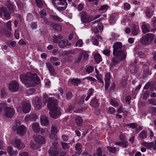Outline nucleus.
<instances>
[{"label": "nucleus", "mask_w": 156, "mask_h": 156, "mask_svg": "<svg viewBox=\"0 0 156 156\" xmlns=\"http://www.w3.org/2000/svg\"><path fill=\"white\" fill-rule=\"evenodd\" d=\"M122 47V44L121 42H117L113 44V54L114 56L112 59V65L115 66L120 61L125 59L126 52V51L121 49Z\"/></svg>", "instance_id": "obj_1"}, {"label": "nucleus", "mask_w": 156, "mask_h": 156, "mask_svg": "<svg viewBox=\"0 0 156 156\" xmlns=\"http://www.w3.org/2000/svg\"><path fill=\"white\" fill-rule=\"evenodd\" d=\"M20 77L22 82L27 87L34 86L39 84L40 81V78L35 73H28L26 74H22Z\"/></svg>", "instance_id": "obj_2"}, {"label": "nucleus", "mask_w": 156, "mask_h": 156, "mask_svg": "<svg viewBox=\"0 0 156 156\" xmlns=\"http://www.w3.org/2000/svg\"><path fill=\"white\" fill-rule=\"evenodd\" d=\"M52 4L59 11L65 10L67 5L66 0H52Z\"/></svg>", "instance_id": "obj_3"}, {"label": "nucleus", "mask_w": 156, "mask_h": 156, "mask_svg": "<svg viewBox=\"0 0 156 156\" xmlns=\"http://www.w3.org/2000/svg\"><path fill=\"white\" fill-rule=\"evenodd\" d=\"M154 38V34L148 33L142 37L140 39L141 43L144 45H149L152 41Z\"/></svg>", "instance_id": "obj_4"}, {"label": "nucleus", "mask_w": 156, "mask_h": 156, "mask_svg": "<svg viewBox=\"0 0 156 156\" xmlns=\"http://www.w3.org/2000/svg\"><path fill=\"white\" fill-rule=\"evenodd\" d=\"M80 14L81 20L83 23H89L94 20L93 16L88 15L86 12H82Z\"/></svg>", "instance_id": "obj_5"}, {"label": "nucleus", "mask_w": 156, "mask_h": 156, "mask_svg": "<svg viewBox=\"0 0 156 156\" xmlns=\"http://www.w3.org/2000/svg\"><path fill=\"white\" fill-rule=\"evenodd\" d=\"M13 129L16 131L17 133L20 135H23L26 133V129L23 125H20L19 123H17L15 125Z\"/></svg>", "instance_id": "obj_6"}, {"label": "nucleus", "mask_w": 156, "mask_h": 156, "mask_svg": "<svg viewBox=\"0 0 156 156\" xmlns=\"http://www.w3.org/2000/svg\"><path fill=\"white\" fill-rule=\"evenodd\" d=\"M10 144L19 149L21 150L25 147V145L20 139H16L10 141Z\"/></svg>", "instance_id": "obj_7"}, {"label": "nucleus", "mask_w": 156, "mask_h": 156, "mask_svg": "<svg viewBox=\"0 0 156 156\" xmlns=\"http://www.w3.org/2000/svg\"><path fill=\"white\" fill-rule=\"evenodd\" d=\"M15 113V110L13 108L8 107L7 105V107L4 110L3 115L7 118H11L13 117Z\"/></svg>", "instance_id": "obj_8"}, {"label": "nucleus", "mask_w": 156, "mask_h": 156, "mask_svg": "<svg viewBox=\"0 0 156 156\" xmlns=\"http://www.w3.org/2000/svg\"><path fill=\"white\" fill-rule=\"evenodd\" d=\"M57 101L54 98H49L48 99L47 107L49 110L58 108L57 106Z\"/></svg>", "instance_id": "obj_9"}, {"label": "nucleus", "mask_w": 156, "mask_h": 156, "mask_svg": "<svg viewBox=\"0 0 156 156\" xmlns=\"http://www.w3.org/2000/svg\"><path fill=\"white\" fill-rule=\"evenodd\" d=\"M50 110L49 114L53 118L57 119L61 115V113L59 108H55Z\"/></svg>", "instance_id": "obj_10"}, {"label": "nucleus", "mask_w": 156, "mask_h": 156, "mask_svg": "<svg viewBox=\"0 0 156 156\" xmlns=\"http://www.w3.org/2000/svg\"><path fill=\"white\" fill-rule=\"evenodd\" d=\"M19 85L16 81H12L9 84V89L12 92H15L17 91L19 88Z\"/></svg>", "instance_id": "obj_11"}, {"label": "nucleus", "mask_w": 156, "mask_h": 156, "mask_svg": "<svg viewBox=\"0 0 156 156\" xmlns=\"http://www.w3.org/2000/svg\"><path fill=\"white\" fill-rule=\"evenodd\" d=\"M11 12L10 11V12H8L5 7H0V16H2V13H4V17L6 20L10 18Z\"/></svg>", "instance_id": "obj_12"}, {"label": "nucleus", "mask_w": 156, "mask_h": 156, "mask_svg": "<svg viewBox=\"0 0 156 156\" xmlns=\"http://www.w3.org/2000/svg\"><path fill=\"white\" fill-rule=\"evenodd\" d=\"M30 104L28 103L24 102L22 104L21 109L24 113H27L29 112L31 109Z\"/></svg>", "instance_id": "obj_13"}, {"label": "nucleus", "mask_w": 156, "mask_h": 156, "mask_svg": "<svg viewBox=\"0 0 156 156\" xmlns=\"http://www.w3.org/2000/svg\"><path fill=\"white\" fill-rule=\"evenodd\" d=\"M32 102L38 109H40L42 106V104L41 102V100L39 97H37L33 98Z\"/></svg>", "instance_id": "obj_14"}, {"label": "nucleus", "mask_w": 156, "mask_h": 156, "mask_svg": "<svg viewBox=\"0 0 156 156\" xmlns=\"http://www.w3.org/2000/svg\"><path fill=\"white\" fill-rule=\"evenodd\" d=\"M35 141L40 144H43L44 143L45 141V138L41 136L37 135L34 136Z\"/></svg>", "instance_id": "obj_15"}, {"label": "nucleus", "mask_w": 156, "mask_h": 156, "mask_svg": "<svg viewBox=\"0 0 156 156\" xmlns=\"http://www.w3.org/2000/svg\"><path fill=\"white\" fill-rule=\"evenodd\" d=\"M41 124L44 126H47L49 123V121L47 117L44 115H42L41 116Z\"/></svg>", "instance_id": "obj_16"}, {"label": "nucleus", "mask_w": 156, "mask_h": 156, "mask_svg": "<svg viewBox=\"0 0 156 156\" xmlns=\"http://www.w3.org/2000/svg\"><path fill=\"white\" fill-rule=\"evenodd\" d=\"M131 30V33L134 36L137 35L139 32V27L135 25H133L132 26Z\"/></svg>", "instance_id": "obj_17"}, {"label": "nucleus", "mask_w": 156, "mask_h": 156, "mask_svg": "<svg viewBox=\"0 0 156 156\" xmlns=\"http://www.w3.org/2000/svg\"><path fill=\"white\" fill-rule=\"evenodd\" d=\"M36 115L35 114H28L25 118V120L27 122L34 121L36 120Z\"/></svg>", "instance_id": "obj_18"}, {"label": "nucleus", "mask_w": 156, "mask_h": 156, "mask_svg": "<svg viewBox=\"0 0 156 156\" xmlns=\"http://www.w3.org/2000/svg\"><path fill=\"white\" fill-rule=\"evenodd\" d=\"M48 152L51 156H56L58 154L56 147L55 146H54V148H51Z\"/></svg>", "instance_id": "obj_19"}, {"label": "nucleus", "mask_w": 156, "mask_h": 156, "mask_svg": "<svg viewBox=\"0 0 156 156\" xmlns=\"http://www.w3.org/2000/svg\"><path fill=\"white\" fill-rule=\"evenodd\" d=\"M32 128L34 131L36 133H38L40 131L39 125L37 122L34 123L33 124Z\"/></svg>", "instance_id": "obj_20"}, {"label": "nucleus", "mask_w": 156, "mask_h": 156, "mask_svg": "<svg viewBox=\"0 0 156 156\" xmlns=\"http://www.w3.org/2000/svg\"><path fill=\"white\" fill-rule=\"evenodd\" d=\"M68 41L66 39H63L58 42V45L61 48H63L67 45Z\"/></svg>", "instance_id": "obj_21"}, {"label": "nucleus", "mask_w": 156, "mask_h": 156, "mask_svg": "<svg viewBox=\"0 0 156 156\" xmlns=\"http://www.w3.org/2000/svg\"><path fill=\"white\" fill-rule=\"evenodd\" d=\"M46 64L50 72L52 75H54L55 74V69L51 63L49 62H47Z\"/></svg>", "instance_id": "obj_22"}, {"label": "nucleus", "mask_w": 156, "mask_h": 156, "mask_svg": "<svg viewBox=\"0 0 156 156\" xmlns=\"http://www.w3.org/2000/svg\"><path fill=\"white\" fill-rule=\"evenodd\" d=\"M63 38V37L60 34H59L57 36L54 35L53 37V41L55 43H58L59 40H61Z\"/></svg>", "instance_id": "obj_23"}, {"label": "nucleus", "mask_w": 156, "mask_h": 156, "mask_svg": "<svg viewBox=\"0 0 156 156\" xmlns=\"http://www.w3.org/2000/svg\"><path fill=\"white\" fill-rule=\"evenodd\" d=\"M154 11L150 8H148L146 11V14L148 18H151L153 14Z\"/></svg>", "instance_id": "obj_24"}, {"label": "nucleus", "mask_w": 156, "mask_h": 156, "mask_svg": "<svg viewBox=\"0 0 156 156\" xmlns=\"http://www.w3.org/2000/svg\"><path fill=\"white\" fill-rule=\"evenodd\" d=\"M94 58L96 62L98 63L102 61L101 55L98 53L95 54L94 55Z\"/></svg>", "instance_id": "obj_25"}, {"label": "nucleus", "mask_w": 156, "mask_h": 156, "mask_svg": "<svg viewBox=\"0 0 156 156\" xmlns=\"http://www.w3.org/2000/svg\"><path fill=\"white\" fill-rule=\"evenodd\" d=\"M90 105L94 108H97L99 106V104L97 102V100L94 98L92 99L90 102Z\"/></svg>", "instance_id": "obj_26"}, {"label": "nucleus", "mask_w": 156, "mask_h": 156, "mask_svg": "<svg viewBox=\"0 0 156 156\" xmlns=\"http://www.w3.org/2000/svg\"><path fill=\"white\" fill-rule=\"evenodd\" d=\"M0 34H5L8 37H10L11 36L10 32L6 29H4L3 30H0Z\"/></svg>", "instance_id": "obj_27"}, {"label": "nucleus", "mask_w": 156, "mask_h": 156, "mask_svg": "<svg viewBox=\"0 0 156 156\" xmlns=\"http://www.w3.org/2000/svg\"><path fill=\"white\" fill-rule=\"evenodd\" d=\"M75 122L77 125L81 126L83 123V120L81 117L76 116L75 118Z\"/></svg>", "instance_id": "obj_28"}, {"label": "nucleus", "mask_w": 156, "mask_h": 156, "mask_svg": "<svg viewBox=\"0 0 156 156\" xmlns=\"http://www.w3.org/2000/svg\"><path fill=\"white\" fill-rule=\"evenodd\" d=\"M148 27L146 24H143L142 25V32L144 33H147L149 32V28H150L149 27V25H148Z\"/></svg>", "instance_id": "obj_29"}, {"label": "nucleus", "mask_w": 156, "mask_h": 156, "mask_svg": "<svg viewBox=\"0 0 156 156\" xmlns=\"http://www.w3.org/2000/svg\"><path fill=\"white\" fill-rule=\"evenodd\" d=\"M59 131V129L57 128L55 125H52L51 127V133L53 134H57Z\"/></svg>", "instance_id": "obj_30"}, {"label": "nucleus", "mask_w": 156, "mask_h": 156, "mask_svg": "<svg viewBox=\"0 0 156 156\" xmlns=\"http://www.w3.org/2000/svg\"><path fill=\"white\" fill-rule=\"evenodd\" d=\"M142 145H143L147 148L149 149L153 146L154 143L152 142L148 143L144 142L142 143Z\"/></svg>", "instance_id": "obj_31"}, {"label": "nucleus", "mask_w": 156, "mask_h": 156, "mask_svg": "<svg viewBox=\"0 0 156 156\" xmlns=\"http://www.w3.org/2000/svg\"><path fill=\"white\" fill-rule=\"evenodd\" d=\"M61 144L62 148L63 150H69V149L70 146L67 143L64 142H61Z\"/></svg>", "instance_id": "obj_32"}, {"label": "nucleus", "mask_w": 156, "mask_h": 156, "mask_svg": "<svg viewBox=\"0 0 156 156\" xmlns=\"http://www.w3.org/2000/svg\"><path fill=\"white\" fill-rule=\"evenodd\" d=\"M116 15L115 14H114L111 16L109 19V21L110 23L111 24H112L115 23L116 19Z\"/></svg>", "instance_id": "obj_33"}, {"label": "nucleus", "mask_w": 156, "mask_h": 156, "mask_svg": "<svg viewBox=\"0 0 156 156\" xmlns=\"http://www.w3.org/2000/svg\"><path fill=\"white\" fill-rule=\"evenodd\" d=\"M151 24L154 28L151 29V31L154 32V30H156V19L154 18L152 20Z\"/></svg>", "instance_id": "obj_34"}, {"label": "nucleus", "mask_w": 156, "mask_h": 156, "mask_svg": "<svg viewBox=\"0 0 156 156\" xmlns=\"http://www.w3.org/2000/svg\"><path fill=\"white\" fill-rule=\"evenodd\" d=\"M130 72L131 73L134 74L136 73L137 71V69L135 66L131 65L130 66Z\"/></svg>", "instance_id": "obj_35"}, {"label": "nucleus", "mask_w": 156, "mask_h": 156, "mask_svg": "<svg viewBox=\"0 0 156 156\" xmlns=\"http://www.w3.org/2000/svg\"><path fill=\"white\" fill-rule=\"evenodd\" d=\"M71 81L73 84L77 86H78L80 83V80L78 79H73Z\"/></svg>", "instance_id": "obj_36"}, {"label": "nucleus", "mask_w": 156, "mask_h": 156, "mask_svg": "<svg viewBox=\"0 0 156 156\" xmlns=\"http://www.w3.org/2000/svg\"><path fill=\"white\" fill-rule=\"evenodd\" d=\"M136 56L139 57L140 58H145L146 55L145 54L142 52L139 51L136 54Z\"/></svg>", "instance_id": "obj_37"}, {"label": "nucleus", "mask_w": 156, "mask_h": 156, "mask_svg": "<svg viewBox=\"0 0 156 156\" xmlns=\"http://www.w3.org/2000/svg\"><path fill=\"white\" fill-rule=\"evenodd\" d=\"M35 2L37 6L39 8H41L44 4L43 0H35Z\"/></svg>", "instance_id": "obj_38"}, {"label": "nucleus", "mask_w": 156, "mask_h": 156, "mask_svg": "<svg viewBox=\"0 0 156 156\" xmlns=\"http://www.w3.org/2000/svg\"><path fill=\"white\" fill-rule=\"evenodd\" d=\"M96 77L99 82L102 84L101 86L103 87L104 85V83L102 80V75L101 74L96 75Z\"/></svg>", "instance_id": "obj_39"}, {"label": "nucleus", "mask_w": 156, "mask_h": 156, "mask_svg": "<svg viewBox=\"0 0 156 156\" xmlns=\"http://www.w3.org/2000/svg\"><path fill=\"white\" fill-rule=\"evenodd\" d=\"M7 105L5 103H0V113L2 112L3 110H5V108L7 107Z\"/></svg>", "instance_id": "obj_40"}, {"label": "nucleus", "mask_w": 156, "mask_h": 156, "mask_svg": "<svg viewBox=\"0 0 156 156\" xmlns=\"http://www.w3.org/2000/svg\"><path fill=\"white\" fill-rule=\"evenodd\" d=\"M51 16L52 19L55 21L60 22L61 21V19L57 16L55 15H51Z\"/></svg>", "instance_id": "obj_41"}, {"label": "nucleus", "mask_w": 156, "mask_h": 156, "mask_svg": "<svg viewBox=\"0 0 156 156\" xmlns=\"http://www.w3.org/2000/svg\"><path fill=\"white\" fill-rule=\"evenodd\" d=\"M140 137L142 139H144L147 137L146 131L143 130L139 134Z\"/></svg>", "instance_id": "obj_42"}, {"label": "nucleus", "mask_w": 156, "mask_h": 156, "mask_svg": "<svg viewBox=\"0 0 156 156\" xmlns=\"http://www.w3.org/2000/svg\"><path fill=\"white\" fill-rule=\"evenodd\" d=\"M40 13L41 18H44V16L47 14L46 10L44 9H43L41 10L40 12Z\"/></svg>", "instance_id": "obj_43"}, {"label": "nucleus", "mask_w": 156, "mask_h": 156, "mask_svg": "<svg viewBox=\"0 0 156 156\" xmlns=\"http://www.w3.org/2000/svg\"><path fill=\"white\" fill-rule=\"evenodd\" d=\"M53 28L55 30L58 31H61L62 30V26L60 25L57 24L54 25Z\"/></svg>", "instance_id": "obj_44"}, {"label": "nucleus", "mask_w": 156, "mask_h": 156, "mask_svg": "<svg viewBox=\"0 0 156 156\" xmlns=\"http://www.w3.org/2000/svg\"><path fill=\"white\" fill-rule=\"evenodd\" d=\"M110 103L111 105L114 107H117L119 105V103L118 102L112 99L110 100Z\"/></svg>", "instance_id": "obj_45"}, {"label": "nucleus", "mask_w": 156, "mask_h": 156, "mask_svg": "<svg viewBox=\"0 0 156 156\" xmlns=\"http://www.w3.org/2000/svg\"><path fill=\"white\" fill-rule=\"evenodd\" d=\"M13 149L12 146H9L7 148V151L9 155L11 156L13 155Z\"/></svg>", "instance_id": "obj_46"}, {"label": "nucleus", "mask_w": 156, "mask_h": 156, "mask_svg": "<svg viewBox=\"0 0 156 156\" xmlns=\"http://www.w3.org/2000/svg\"><path fill=\"white\" fill-rule=\"evenodd\" d=\"M7 6L9 11L12 12L14 9V7L13 4L9 2L7 4Z\"/></svg>", "instance_id": "obj_47"}, {"label": "nucleus", "mask_w": 156, "mask_h": 156, "mask_svg": "<svg viewBox=\"0 0 156 156\" xmlns=\"http://www.w3.org/2000/svg\"><path fill=\"white\" fill-rule=\"evenodd\" d=\"M126 126H129L133 129L137 127V125L135 123H133L126 125Z\"/></svg>", "instance_id": "obj_48"}, {"label": "nucleus", "mask_w": 156, "mask_h": 156, "mask_svg": "<svg viewBox=\"0 0 156 156\" xmlns=\"http://www.w3.org/2000/svg\"><path fill=\"white\" fill-rule=\"evenodd\" d=\"M148 102L149 105L152 104L154 105H156V100L154 99L148 100Z\"/></svg>", "instance_id": "obj_49"}, {"label": "nucleus", "mask_w": 156, "mask_h": 156, "mask_svg": "<svg viewBox=\"0 0 156 156\" xmlns=\"http://www.w3.org/2000/svg\"><path fill=\"white\" fill-rule=\"evenodd\" d=\"M50 138L53 140H56L57 139V136L56 134H53L51 133L50 134Z\"/></svg>", "instance_id": "obj_50"}, {"label": "nucleus", "mask_w": 156, "mask_h": 156, "mask_svg": "<svg viewBox=\"0 0 156 156\" xmlns=\"http://www.w3.org/2000/svg\"><path fill=\"white\" fill-rule=\"evenodd\" d=\"M94 156H102L101 148H98L97 150V153L94 154Z\"/></svg>", "instance_id": "obj_51"}, {"label": "nucleus", "mask_w": 156, "mask_h": 156, "mask_svg": "<svg viewBox=\"0 0 156 156\" xmlns=\"http://www.w3.org/2000/svg\"><path fill=\"white\" fill-rule=\"evenodd\" d=\"M127 79H122V80L121 82V84L123 87H125L126 86L127 84Z\"/></svg>", "instance_id": "obj_52"}, {"label": "nucleus", "mask_w": 156, "mask_h": 156, "mask_svg": "<svg viewBox=\"0 0 156 156\" xmlns=\"http://www.w3.org/2000/svg\"><path fill=\"white\" fill-rule=\"evenodd\" d=\"M94 70V68L91 66H90L87 68L86 71L88 73H92Z\"/></svg>", "instance_id": "obj_53"}, {"label": "nucleus", "mask_w": 156, "mask_h": 156, "mask_svg": "<svg viewBox=\"0 0 156 156\" xmlns=\"http://www.w3.org/2000/svg\"><path fill=\"white\" fill-rule=\"evenodd\" d=\"M83 45V41L81 39H80L77 41V42L76 43V46H79L80 47Z\"/></svg>", "instance_id": "obj_54"}, {"label": "nucleus", "mask_w": 156, "mask_h": 156, "mask_svg": "<svg viewBox=\"0 0 156 156\" xmlns=\"http://www.w3.org/2000/svg\"><path fill=\"white\" fill-rule=\"evenodd\" d=\"M75 147L76 150L80 151L82 148L81 145L79 143H77L75 146Z\"/></svg>", "instance_id": "obj_55"}, {"label": "nucleus", "mask_w": 156, "mask_h": 156, "mask_svg": "<svg viewBox=\"0 0 156 156\" xmlns=\"http://www.w3.org/2000/svg\"><path fill=\"white\" fill-rule=\"evenodd\" d=\"M105 82H110V75L109 73H107L105 76Z\"/></svg>", "instance_id": "obj_56"}, {"label": "nucleus", "mask_w": 156, "mask_h": 156, "mask_svg": "<svg viewBox=\"0 0 156 156\" xmlns=\"http://www.w3.org/2000/svg\"><path fill=\"white\" fill-rule=\"evenodd\" d=\"M83 59L84 60L87 61L88 59L89 55L86 52H83Z\"/></svg>", "instance_id": "obj_57"}, {"label": "nucleus", "mask_w": 156, "mask_h": 156, "mask_svg": "<svg viewBox=\"0 0 156 156\" xmlns=\"http://www.w3.org/2000/svg\"><path fill=\"white\" fill-rule=\"evenodd\" d=\"M130 8V5L128 3H125L124 4V9L127 10L129 9Z\"/></svg>", "instance_id": "obj_58"}, {"label": "nucleus", "mask_w": 156, "mask_h": 156, "mask_svg": "<svg viewBox=\"0 0 156 156\" xmlns=\"http://www.w3.org/2000/svg\"><path fill=\"white\" fill-rule=\"evenodd\" d=\"M108 111L109 113L113 114L115 112V110L113 107H110L108 109Z\"/></svg>", "instance_id": "obj_59"}, {"label": "nucleus", "mask_w": 156, "mask_h": 156, "mask_svg": "<svg viewBox=\"0 0 156 156\" xmlns=\"http://www.w3.org/2000/svg\"><path fill=\"white\" fill-rule=\"evenodd\" d=\"M107 148L109 150L110 152L113 153L115 152L116 151V149L115 147H114L113 148H112L111 147L108 146L107 147Z\"/></svg>", "instance_id": "obj_60"}, {"label": "nucleus", "mask_w": 156, "mask_h": 156, "mask_svg": "<svg viewBox=\"0 0 156 156\" xmlns=\"http://www.w3.org/2000/svg\"><path fill=\"white\" fill-rule=\"evenodd\" d=\"M85 78L88 80L93 81V82H96L97 81L96 79L91 76H88L86 77Z\"/></svg>", "instance_id": "obj_61"}, {"label": "nucleus", "mask_w": 156, "mask_h": 156, "mask_svg": "<svg viewBox=\"0 0 156 156\" xmlns=\"http://www.w3.org/2000/svg\"><path fill=\"white\" fill-rule=\"evenodd\" d=\"M20 156H30L27 152H22L19 153Z\"/></svg>", "instance_id": "obj_62"}, {"label": "nucleus", "mask_w": 156, "mask_h": 156, "mask_svg": "<svg viewBox=\"0 0 156 156\" xmlns=\"http://www.w3.org/2000/svg\"><path fill=\"white\" fill-rule=\"evenodd\" d=\"M11 21H9L7 22V28L10 30L11 31H12V29L11 28Z\"/></svg>", "instance_id": "obj_63"}, {"label": "nucleus", "mask_w": 156, "mask_h": 156, "mask_svg": "<svg viewBox=\"0 0 156 156\" xmlns=\"http://www.w3.org/2000/svg\"><path fill=\"white\" fill-rule=\"evenodd\" d=\"M73 96L72 93L70 92H68L66 94V98L69 100Z\"/></svg>", "instance_id": "obj_64"}]
</instances>
